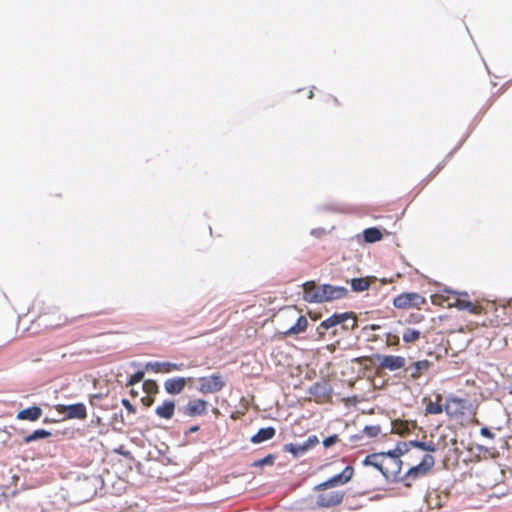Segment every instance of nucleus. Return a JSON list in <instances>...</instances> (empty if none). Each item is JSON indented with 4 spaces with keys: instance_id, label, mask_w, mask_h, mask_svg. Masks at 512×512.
Wrapping results in <instances>:
<instances>
[{
    "instance_id": "f257e3e1",
    "label": "nucleus",
    "mask_w": 512,
    "mask_h": 512,
    "mask_svg": "<svg viewBox=\"0 0 512 512\" xmlns=\"http://www.w3.org/2000/svg\"><path fill=\"white\" fill-rule=\"evenodd\" d=\"M434 465V457L430 454H425L418 465L410 467L408 471L398 480L403 482L405 486L410 487L412 481L427 475Z\"/></svg>"
},
{
    "instance_id": "f03ea898",
    "label": "nucleus",
    "mask_w": 512,
    "mask_h": 512,
    "mask_svg": "<svg viewBox=\"0 0 512 512\" xmlns=\"http://www.w3.org/2000/svg\"><path fill=\"white\" fill-rule=\"evenodd\" d=\"M353 473V467L348 465L341 473L331 477L330 479L323 483L316 485L314 489L316 491H324L339 485H344L352 479Z\"/></svg>"
},
{
    "instance_id": "7ed1b4c3",
    "label": "nucleus",
    "mask_w": 512,
    "mask_h": 512,
    "mask_svg": "<svg viewBox=\"0 0 512 512\" xmlns=\"http://www.w3.org/2000/svg\"><path fill=\"white\" fill-rule=\"evenodd\" d=\"M346 322H351V328H355L357 326L354 314L352 312H345L331 315L329 318L321 322V327L330 329L336 325H341L342 329L348 330L349 326L346 325Z\"/></svg>"
},
{
    "instance_id": "20e7f679",
    "label": "nucleus",
    "mask_w": 512,
    "mask_h": 512,
    "mask_svg": "<svg viewBox=\"0 0 512 512\" xmlns=\"http://www.w3.org/2000/svg\"><path fill=\"white\" fill-rule=\"evenodd\" d=\"M208 403L202 399L189 401L186 405L179 406L177 412L184 417H195L207 413Z\"/></svg>"
},
{
    "instance_id": "39448f33",
    "label": "nucleus",
    "mask_w": 512,
    "mask_h": 512,
    "mask_svg": "<svg viewBox=\"0 0 512 512\" xmlns=\"http://www.w3.org/2000/svg\"><path fill=\"white\" fill-rule=\"evenodd\" d=\"M197 382V390L203 394L216 393L224 386L222 377L217 374L208 377H200L197 379Z\"/></svg>"
},
{
    "instance_id": "423d86ee",
    "label": "nucleus",
    "mask_w": 512,
    "mask_h": 512,
    "mask_svg": "<svg viewBox=\"0 0 512 512\" xmlns=\"http://www.w3.org/2000/svg\"><path fill=\"white\" fill-rule=\"evenodd\" d=\"M56 410L65 419H85L87 416L86 406L83 403H76L70 405L59 404Z\"/></svg>"
},
{
    "instance_id": "0eeeda50",
    "label": "nucleus",
    "mask_w": 512,
    "mask_h": 512,
    "mask_svg": "<svg viewBox=\"0 0 512 512\" xmlns=\"http://www.w3.org/2000/svg\"><path fill=\"white\" fill-rule=\"evenodd\" d=\"M318 443V437L316 435H311L302 443H289L284 445V451L291 453L294 458H298L303 456L308 450L316 446Z\"/></svg>"
},
{
    "instance_id": "6e6552de",
    "label": "nucleus",
    "mask_w": 512,
    "mask_h": 512,
    "mask_svg": "<svg viewBox=\"0 0 512 512\" xmlns=\"http://www.w3.org/2000/svg\"><path fill=\"white\" fill-rule=\"evenodd\" d=\"M374 357L379 361V367L395 371L405 366L406 360L401 356L375 354Z\"/></svg>"
},
{
    "instance_id": "1a4fd4ad",
    "label": "nucleus",
    "mask_w": 512,
    "mask_h": 512,
    "mask_svg": "<svg viewBox=\"0 0 512 512\" xmlns=\"http://www.w3.org/2000/svg\"><path fill=\"white\" fill-rule=\"evenodd\" d=\"M343 498V491L322 492L317 496L316 504L320 507L329 508L341 504Z\"/></svg>"
},
{
    "instance_id": "9d476101",
    "label": "nucleus",
    "mask_w": 512,
    "mask_h": 512,
    "mask_svg": "<svg viewBox=\"0 0 512 512\" xmlns=\"http://www.w3.org/2000/svg\"><path fill=\"white\" fill-rule=\"evenodd\" d=\"M184 363L174 362H147L145 364L146 370H151L155 373H171L173 371H182L185 369Z\"/></svg>"
},
{
    "instance_id": "9b49d317",
    "label": "nucleus",
    "mask_w": 512,
    "mask_h": 512,
    "mask_svg": "<svg viewBox=\"0 0 512 512\" xmlns=\"http://www.w3.org/2000/svg\"><path fill=\"white\" fill-rule=\"evenodd\" d=\"M425 302V299L417 293H405L397 296L393 304L395 307L403 309L412 306H420Z\"/></svg>"
},
{
    "instance_id": "f8f14e48",
    "label": "nucleus",
    "mask_w": 512,
    "mask_h": 512,
    "mask_svg": "<svg viewBox=\"0 0 512 512\" xmlns=\"http://www.w3.org/2000/svg\"><path fill=\"white\" fill-rule=\"evenodd\" d=\"M323 285H316L314 281L303 284L304 300L310 303H322Z\"/></svg>"
},
{
    "instance_id": "ddd939ff",
    "label": "nucleus",
    "mask_w": 512,
    "mask_h": 512,
    "mask_svg": "<svg viewBox=\"0 0 512 512\" xmlns=\"http://www.w3.org/2000/svg\"><path fill=\"white\" fill-rule=\"evenodd\" d=\"M192 377H174L164 382V389L170 395H178L183 392L186 384L192 382Z\"/></svg>"
},
{
    "instance_id": "4468645a",
    "label": "nucleus",
    "mask_w": 512,
    "mask_h": 512,
    "mask_svg": "<svg viewBox=\"0 0 512 512\" xmlns=\"http://www.w3.org/2000/svg\"><path fill=\"white\" fill-rule=\"evenodd\" d=\"M410 445L409 442H400L397 444L395 449L390 450L385 453V456L392 458V464L397 466V469L393 471L395 474H400L402 461L400 460V456L404 455L409 451Z\"/></svg>"
},
{
    "instance_id": "2eb2a0df",
    "label": "nucleus",
    "mask_w": 512,
    "mask_h": 512,
    "mask_svg": "<svg viewBox=\"0 0 512 512\" xmlns=\"http://www.w3.org/2000/svg\"><path fill=\"white\" fill-rule=\"evenodd\" d=\"M323 302L341 299L348 294V289L342 286H332L324 284L322 289Z\"/></svg>"
},
{
    "instance_id": "dca6fc26",
    "label": "nucleus",
    "mask_w": 512,
    "mask_h": 512,
    "mask_svg": "<svg viewBox=\"0 0 512 512\" xmlns=\"http://www.w3.org/2000/svg\"><path fill=\"white\" fill-rule=\"evenodd\" d=\"M384 456H385V453L369 455V456H367L363 460V465H365V466H367V465L374 466L375 468H377L378 470L381 471V473L383 474V476L385 478L388 479L390 477V469H389V467H385L382 462L378 461L379 458L384 457Z\"/></svg>"
},
{
    "instance_id": "f3484780",
    "label": "nucleus",
    "mask_w": 512,
    "mask_h": 512,
    "mask_svg": "<svg viewBox=\"0 0 512 512\" xmlns=\"http://www.w3.org/2000/svg\"><path fill=\"white\" fill-rule=\"evenodd\" d=\"M42 416V409L39 406L25 408L17 413V419L36 421Z\"/></svg>"
},
{
    "instance_id": "a211bd4d",
    "label": "nucleus",
    "mask_w": 512,
    "mask_h": 512,
    "mask_svg": "<svg viewBox=\"0 0 512 512\" xmlns=\"http://www.w3.org/2000/svg\"><path fill=\"white\" fill-rule=\"evenodd\" d=\"M430 367V362L428 360H420L412 363L411 366L406 368L407 372H410V377L412 379H418L423 372L427 371Z\"/></svg>"
},
{
    "instance_id": "6ab92c4d",
    "label": "nucleus",
    "mask_w": 512,
    "mask_h": 512,
    "mask_svg": "<svg viewBox=\"0 0 512 512\" xmlns=\"http://www.w3.org/2000/svg\"><path fill=\"white\" fill-rule=\"evenodd\" d=\"M175 411V402L166 400L162 405L158 406L155 413L158 417L163 419H171Z\"/></svg>"
},
{
    "instance_id": "aec40b11",
    "label": "nucleus",
    "mask_w": 512,
    "mask_h": 512,
    "mask_svg": "<svg viewBox=\"0 0 512 512\" xmlns=\"http://www.w3.org/2000/svg\"><path fill=\"white\" fill-rule=\"evenodd\" d=\"M275 429L273 427H265L258 430V432L253 435L250 441L253 444H260L267 440H270L275 436Z\"/></svg>"
},
{
    "instance_id": "412c9836",
    "label": "nucleus",
    "mask_w": 512,
    "mask_h": 512,
    "mask_svg": "<svg viewBox=\"0 0 512 512\" xmlns=\"http://www.w3.org/2000/svg\"><path fill=\"white\" fill-rule=\"evenodd\" d=\"M363 238L367 243H374L382 239V233L376 227L367 228L363 231Z\"/></svg>"
},
{
    "instance_id": "4be33fe9",
    "label": "nucleus",
    "mask_w": 512,
    "mask_h": 512,
    "mask_svg": "<svg viewBox=\"0 0 512 512\" xmlns=\"http://www.w3.org/2000/svg\"><path fill=\"white\" fill-rule=\"evenodd\" d=\"M51 436V432L44 430V429H37L30 435H27L24 437L23 441L25 443H31L33 441L39 440V439H45Z\"/></svg>"
},
{
    "instance_id": "5701e85b",
    "label": "nucleus",
    "mask_w": 512,
    "mask_h": 512,
    "mask_svg": "<svg viewBox=\"0 0 512 512\" xmlns=\"http://www.w3.org/2000/svg\"><path fill=\"white\" fill-rule=\"evenodd\" d=\"M370 286V282L367 278H354L351 280L352 290L355 292H363Z\"/></svg>"
},
{
    "instance_id": "b1692460",
    "label": "nucleus",
    "mask_w": 512,
    "mask_h": 512,
    "mask_svg": "<svg viewBox=\"0 0 512 512\" xmlns=\"http://www.w3.org/2000/svg\"><path fill=\"white\" fill-rule=\"evenodd\" d=\"M392 431L400 435H406L410 432V425L407 422L396 420L392 422Z\"/></svg>"
},
{
    "instance_id": "393cba45",
    "label": "nucleus",
    "mask_w": 512,
    "mask_h": 512,
    "mask_svg": "<svg viewBox=\"0 0 512 512\" xmlns=\"http://www.w3.org/2000/svg\"><path fill=\"white\" fill-rule=\"evenodd\" d=\"M409 445H410V447H416L418 449H421L423 451H428V452H435L437 450V448L433 442L427 443V442H422V441H418V440H411V441H409Z\"/></svg>"
},
{
    "instance_id": "a878e982",
    "label": "nucleus",
    "mask_w": 512,
    "mask_h": 512,
    "mask_svg": "<svg viewBox=\"0 0 512 512\" xmlns=\"http://www.w3.org/2000/svg\"><path fill=\"white\" fill-rule=\"evenodd\" d=\"M420 338V331L408 328L403 333V340L406 343H413Z\"/></svg>"
},
{
    "instance_id": "bb28decb",
    "label": "nucleus",
    "mask_w": 512,
    "mask_h": 512,
    "mask_svg": "<svg viewBox=\"0 0 512 512\" xmlns=\"http://www.w3.org/2000/svg\"><path fill=\"white\" fill-rule=\"evenodd\" d=\"M142 387H143V390L148 395H153L158 392V385H157L156 381L151 380V379L145 380L142 384Z\"/></svg>"
},
{
    "instance_id": "cd10ccee",
    "label": "nucleus",
    "mask_w": 512,
    "mask_h": 512,
    "mask_svg": "<svg viewBox=\"0 0 512 512\" xmlns=\"http://www.w3.org/2000/svg\"><path fill=\"white\" fill-rule=\"evenodd\" d=\"M443 412V407L437 403V402H432L431 400L428 402L427 406H426V413L428 414H440Z\"/></svg>"
},
{
    "instance_id": "c85d7f7f",
    "label": "nucleus",
    "mask_w": 512,
    "mask_h": 512,
    "mask_svg": "<svg viewBox=\"0 0 512 512\" xmlns=\"http://www.w3.org/2000/svg\"><path fill=\"white\" fill-rule=\"evenodd\" d=\"M426 502L429 507H441V503L439 502V495L436 493H429L426 496Z\"/></svg>"
},
{
    "instance_id": "c756f323",
    "label": "nucleus",
    "mask_w": 512,
    "mask_h": 512,
    "mask_svg": "<svg viewBox=\"0 0 512 512\" xmlns=\"http://www.w3.org/2000/svg\"><path fill=\"white\" fill-rule=\"evenodd\" d=\"M455 306L458 307L460 310H468L470 312H474L475 306L472 302L460 300L457 299Z\"/></svg>"
},
{
    "instance_id": "7c9ffc66",
    "label": "nucleus",
    "mask_w": 512,
    "mask_h": 512,
    "mask_svg": "<svg viewBox=\"0 0 512 512\" xmlns=\"http://www.w3.org/2000/svg\"><path fill=\"white\" fill-rule=\"evenodd\" d=\"M274 461H275V457L270 454V455H267L266 457H264L262 459H259V460L255 461L253 465L257 466V467H263V466H266V465H273Z\"/></svg>"
},
{
    "instance_id": "2f4dec72",
    "label": "nucleus",
    "mask_w": 512,
    "mask_h": 512,
    "mask_svg": "<svg viewBox=\"0 0 512 512\" xmlns=\"http://www.w3.org/2000/svg\"><path fill=\"white\" fill-rule=\"evenodd\" d=\"M144 379V372L143 371H137L134 373L128 380L127 386H134L137 383H140Z\"/></svg>"
},
{
    "instance_id": "473e14b6",
    "label": "nucleus",
    "mask_w": 512,
    "mask_h": 512,
    "mask_svg": "<svg viewBox=\"0 0 512 512\" xmlns=\"http://www.w3.org/2000/svg\"><path fill=\"white\" fill-rule=\"evenodd\" d=\"M381 429L378 425L365 426L363 432L370 438L376 437L380 433Z\"/></svg>"
},
{
    "instance_id": "72a5a7b5",
    "label": "nucleus",
    "mask_w": 512,
    "mask_h": 512,
    "mask_svg": "<svg viewBox=\"0 0 512 512\" xmlns=\"http://www.w3.org/2000/svg\"><path fill=\"white\" fill-rule=\"evenodd\" d=\"M302 329H300L297 324H294L293 326H291L289 329H287L286 331L283 332V335L285 337H288V336H293V335H298L300 333H302Z\"/></svg>"
},
{
    "instance_id": "f704fd0d",
    "label": "nucleus",
    "mask_w": 512,
    "mask_h": 512,
    "mask_svg": "<svg viewBox=\"0 0 512 512\" xmlns=\"http://www.w3.org/2000/svg\"><path fill=\"white\" fill-rule=\"evenodd\" d=\"M337 441H338V436L337 435H331V436L327 437L326 439H324L323 445H324L325 448H329L332 445H334Z\"/></svg>"
},
{
    "instance_id": "c9c22d12",
    "label": "nucleus",
    "mask_w": 512,
    "mask_h": 512,
    "mask_svg": "<svg viewBox=\"0 0 512 512\" xmlns=\"http://www.w3.org/2000/svg\"><path fill=\"white\" fill-rule=\"evenodd\" d=\"M295 324H297V326H298L300 329H302V331H304V330L307 328L308 320L306 319V317H304V316H300V317L297 319V321H296V323H295Z\"/></svg>"
},
{
    "instance_id": "e433bc0d",
    "label": "nucleus",
    "mask_w": 512,
    "mask_h": 512,
    "mask_svg": "<svg viewBox=\"0 0 512 512\" xmlns=\"http://www.w3.org/2000/svg\"><path fill=\"white\" fill-rule=\"evenodd\" d=\"M122 404L128 410V412L135 413L136 409L128 399H122Z\"/></svg>"
},
{
    "instance_id": "4c0bfd02",
    "label": "nucleus",
    "mask_w": 512,
    "mask_h": 512,
    "mask_svg": "<svg viewBox=\"0 0 512 512\" xmlns=\"http://www.w3.org/2000/svg\"><path fill=\"white\" fill-rule=\"evenodd\" d=\"M141 402L143 403L144 406L150 407L153 404L154 399L153 397H151V395L147 394V396L141 398Z\"/></svg>"
},
{
    "instance_id": "58836bf2",
    "label": "nucleus",
    "mask_w": 512,
    "mask_h": 512,
    "mask_svg": "<svg viewBox=\"0 0 512 512\" xmlns=\"http://www.w3.org/2000/svg\"><path fill=\"white\" fill-rule=\"evenodd\" d=\"M480 434L484 437H488V438H493L494 437V434L490 431L489 428L487 427H483L481 428L480 430Z\"/></svg>"
},
{
    "instance_id": "ea45409f",
    "label": "nucleus",
    "mask_w": 512,
    "mask_h": 512,
    "mask_svg": "<svg viewBox=\"0 0 512 512\" xmlns=\"http://www.w3.org/2000/svg\"><path fill=\"white\" fill-rule=\"evenodd\" d=\"M386 467H389V469H390V476H393L394 478H397V476L399 474L393 473V471L397 469V466H394L392 464V458H390V461H389V463H388V465Z\"/></svg>"
},
{
    "instance_id": "a19ab883",
    "label": "nucleus",
    "mask_w": 512,
    "mask_h": 512,
    "mask_svg": "<svg viewBox=\"0 0 512 512\" xmlns=\"http://www.w3.org/2000/svg\"><path fill=\"white\" fill-rule=\"evenodd\" d=\"M327 330H328V328H323V327H321V324H320L316 329V333L319 338H322Z\"/></svg>"
},
{
    "instance_id": "79ce46f5",
    "label": "nucleus",
    "mask_w": 512,
    "mask_h": 512,
    "mask_svg": "<svg viewBox=\"0 0 512 512\" xmlns=\"http://www.w3.org/2000/svg\"><path fill=\"white\" fill-rule=\"evenodd\" d=\"M320 387L319 383H316L313 387L310 388V393L315 394L316 390Z\"/></svg>"
},
{
    "instance_id": "37998d69",
    "label": "nucleus",
    "mask_w": 512,
    "mask_h": 512,
    "mask_svg": "<svg viewBox=\"0 0 512 512\" xmlns=\"http://www.w3.org/2000/svg\"><path fill=\"white\" fill-rule=\"evenodd\" d=\"M199 429H200V428H199V426L194 425V426H191V427H190L189 432H190V433H195V432H197Z\"/></svg>"
},
{
    "instance_id": "c03bdc74",
    "label": "nucleus",
    "mask_w": 512,
    "mask_h": 512,
    "mask_svg": "<svg viewBox=\"0 0 512 512\" xmlns=\"http://www.w3.org/2000/svg\"><path fill=\"white\" fill-rule=\"evenodd\" d=\"M101 397H102V394H95V395H93V398L100 399Z\"/></svg>"
},
{
    "instance_id": "a18cd8bd",
    "label": "nucleus",
    "mask_w": 512,
    "mask_h": 512,
    "mask_svg": "<svg viewBox=\"0 0 512 512\" xmlns=\"http://www.w3.org/2000/svg\"><path fill=\"white\" fill-rule=\"evenodd\" d=\"M346 325L349 326L348 330H353L354 328H351V322H346Z\"/></svg>"
},
{
    "instance_id": "49530a36",
    "label": "nucleus",
    "mask_w": 512,
    "mask_h": 512,
    "mask_svg": "<svg viewBox=\"0 0 512 512\" xmlns=\"http://www.w3.org/2000/svg\"><path fill=\"white\" fill-rule=\"evenodd\" d=\"M308 97H309V98H312V97H313V91H310V92L308 93Z\"/></svg>"
},
{
    "instance_id": "de8ad7c7",
    "label": "nucleus",
    "mask_w": 512,
    "mask_h": 512,
    "mask_svg": "<svg viewBox=\"0 0 512 512\" xmlns=\"http://www.w3.org/2000/svg\"><path fill=\"white\" fill-rule=\"evenodd\" d=\"M44 422H45V423H49V422H51V420H49L48 418H46V419L44 420Z\"/></svg>"
},
{
    "instance_id": "09e8293b",
    "label": "nucleus",
    "mask_w": 512,
    "mask_h": 512,
    "mask_svg": "<svg viewBox=\"0 0 512 512\" xmlns=\"http://www.w3.org/2000/svg\"><path fill=\"white\" fill-rule=\"evenodd\" d=\"M359 437L357 435H354L352 439H358Z\"/></svg>"
}]
</instances>
